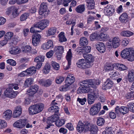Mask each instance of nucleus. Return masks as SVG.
Instances as JSON below:
<instances>
[{
  "instance_id": "nucleus-1",
  "label": "nucleus",
  "mask_w": 134,
  "mask_h": 134,
  "mask_svg": "<svg viewBox=\"0 0 134 134\" xmlns=\"http://www.w3.org/2000/svg\"><path fill=\"white\" fill-rule=\"evenodd\" d=\"M100 83L98 80L89 79L83 80L80 82L81 86L77 91L78 93H86L89 92L97 98L99 96V91L96 88L97 86Z\"/></svg>"
},
{
  "instance_id": "nucleus-2",
  "label": "nucleus",
  "mask_w": 134,
  "mask_h": 134,
  "mask_svg": "<svg viewBox=\"0 0 134 134\" xmlns=\"http://www.w3.org/2000/svg\"><path fill=\"white\" fill-rule=\"evenodd\" d=\"M18 85L17 83L10 84L8 88L4 92L5 95L6 97L13 98L16 97L18 93L16 91H14L13 89L18 90L19 89Z\"/></svg>"
},
{
  "instance_id": "nucleus-3",
  "label": "nucleus",
  "mask_w": 134,
  "mask_h": 134,
  "mask_svg": "<svg viewBox=\"0 0 134 134\" xmlns=\"http://www.w3.org/2000/svg\"><path fill=\"white\" fill-rule=\"evenodd\" d=\"M120 55L122 58H126L129 61L134 60V50L132 48H125L122 51Z\"/></svg>"
},
{
  "instance_id": "nucleus-4",
  "label": "nucleus",
  "mask_w": 134,
  "mask_h": 134,
  "mask_svg": "<svg viewBox=\"0 0 134 134\" xmlns=\"http://www.w3.org/2000/svg\"><path fill=\"white\" fill-rule=\"evenodd\" d=\"M44 107V104L42 103L36 104L31 106L29 108L30 115H34L41 112Z\"/></svg>"
},
{
  "instance_id": "nucleus-5",
  "label": "nucleus",
  "mask_w": 134,
  "mask_h": 134,
  "mask_svg": "<svg viewBox=\"0 0 134 134\" xmlns=\"http://www.w3.org/2000/svg\"><path fill=\"white\" fill-rule=\"evenodd\" d=\"M48 11L47 3L46 2L42 3L40 6L39 11L40 15H42L44 17H45L48 16Z\"/></svg>"
},
{
  "instance_id": "nucleus-6",
  "label": "nucleus",
  "mask_w": 134,
  "mask_h": 134,
  "mask_svg": "<svg viewBox=\"0 0 134 134\" xmlns=\"http://www.w3.org/2000/svg\"><path fill=\"white\" fill-rule=\"evenodd\" d=\"M49 21L47 19L42 20L34 24V26L43 30L48 25Z\"/></svg>"
},
{
  "instance_id": "nucleus-7",
  "label": "nucleus",
  "mask_w": 134,
  "mask_h": 134,
  "mask_svg": "<svg viewBox=\"0 0 134 134\" xmlns=\"http://www.w3.org/2000/svg\"><path fill=\"white\" fill-rule=\"evenodd\" d=\"M90 126V124L89 123L85 122H82L81 121H79L76 127L77 130L79 133H82L87 130V128Z\"/></svg>"
},
{
  "instance_id": "nucleus-8",
  "label": "nucleus",
  "mask_w": 134,
  "mask_h": 134,
  "mask_svg": "<svg viewBox=\"0 0 134 134\" xmlns=\"http://www.w3.org/2000/svg\"><path fill=\"white\" fill-rule=\"evenodd\" d=\"M101 106V104L100 103H98L93 105L90 109V115H94L97 114L100 111Z\"/></svg>"
},
{
  "instance_id": "nucleus-9",
  "label": "nucleus",
  "mask_w": 134,
  "mask_h": 134,
  "mask_svg": "<svg viewBox=\"0 0 134 134\" xmlns=\"http://www.w3.org/2000/svg\"><path fill=\"white\" fill-rule=\"evenodd\" d=\"M72 57V55L71 49H69L68 51L67 52L66 56V58L68 61V65L64 67L65 70H67L69 69L71 63V59Z\"/></svg>"
},
{
  "instance_id": "nucleus-10",
  "label": "nucleus",
  "mask_w": 134,
  "mask_h": 134,
  "mask_svg": "<svg viewBox=\"0 0 134 134\" xmlns=\"http://www.w3.org/2000/svg\"><path fill=\"white\" fill-rule=\"evenodd\" d=\"M38 88L39 86L37 85H33L30 87V89L27 91L26 93L29 96H32L37 92Z\"/></svg>"
},
{
  "instance_id": "nucleus-11",
  "label": "nucleus",
  "mask_w": 134,
  "mask_h": 134,
  "mask_svg": "<svg viewBox=\"0 0 134 134\" xmlns=\"http://www.w3.org/2000/svg\"><path fill=\"white\" fill-rule=\"evenodd\" d=\"M104 12L107 15H111L114 12L115 8L112 5H108L105 7Z\"/></svg>"
},
{
  "instance_id": "nucleus-12",
  "label": "nucleus",
  "mask_w": 134,
  "mask_h": 134,
  "mask_svg": "<svg viewBox=\"0 0 134 134\" xmlns=\"http://www.w3.org/2000/svg\"><path fill=\"white\" fill-rule=\"evenodd\" d=\"M129 110V108L127 107L122 106L119 107V106H117L115 108V110L116 113L118 114L119 112L123 114L127 113Z\"/></svg>"
},
{
  "instance_id": "nucleus-13",
  "label": "nucleus",
  "mask_w": 134,
  "mask_h": 134,
  "mask_svg": "<svg viewBox=\"0 0 134 134\" xmlns=\"http://www.w3.org/2000/svg\"><path fill=\"white\" fill-rule=\"evenodd\" d=\"M26 121L24 119H20L16 121L14 124V126L18 128H22L26 124Z\"/></svg>"
},
{
  "instance_id": "nucleus-14",
  "label": "nucleus",
  "mask_w": 134,
  "mask_h": 134,
  "mask_svg": "<svg viewBox=\"0 0 134 134\" xmlns=\"http://www.w3.org/2000/svg\"><path fill=\"white\" fill-rule=\"evenodd\" d=\"M86 64L84 59H80L76 63L77 66L81 69H85L89 67L88 64Z\"/></svg>"
},
{
  "instance_id": "nucleus-15",
  "label": "nucleus",
  "mask_w": 134,
  "mask_h": 134,
  "mask_svg": "<svg viewBox=\"0 0 134 134\" xmlns=\"http://www.w3.org/2000/svg\"><path fill=\"white\" fill-rule=\"evenodd\" d=\"M95 47L98 51L100 53H103L106 50V47L104 44L101 42H98L96 44Z\"/></svg>"
},
{
  "instance_id": "nucleus-16",
  "label": "nucleus",
  "mask_w": 134,
  "mask_h": 134,
  "mask_svg": "<svg viewBox=\"0 0 134 134\" xmlns=\"http://www.w3.org/2000/svg\"><path fill=\"white\" fill-rule=\"evenodd\" d=\"M41 36L39 34H36V35L32 36V43L33 45L35 46H36L40 42L41 38Z\"/></svg>"
},
{
  "instance_id": "nucleus-17",
  "label": "nucleus",
  "mask_w": 134,
  "mask_h": 134,
  "mask_svg": "<svg viewBox=\"0 0 134 134\" xmlns=\"http://www.w3.org/2000/svg\"><path fill=\"white\" fill-rule=\"evenodd\" d=\"M42 48L44 50H46L53 47V43L51 40H49L43 43L42 46Z\"/></svg>"
},
{
  "instance_id": "nucleus-18",
  "label": "nucleus",
  "mask_w": 134,
  "mask_h": 134,
  "mask_svg": "<svg viewBox=\"0 0 134 134\" xmlns=\"http://www.w3.org/2000/svg\"><path fill=\"white\" fill-rule=\"evenodd\" d=\"M110 42H111V46L114 48L118 47L120 45V40L118 37H114Z\"/></svg>"
},
{
  "instance_id": "nucleus-19",
  "label": "nucleus",
  "mask_w": 134,
  "mask_h": 134,
  "mask_svg": "<svg viewBox=\"0 0 134 134\" xmlns=\"http://www.w3.org/2000/svg\"><path fill=\"white\" fill-rule=\"evenodd\" d=\"M21 108L20 106H18L15 108L13 113V116L14 118H17L21 114Z\"/></svg>"
},
{
  "instance_id": "nucleus-20",
  "label": "nucleus",
  "mask_w": 134,
  "mask_h": 134,
  "mask_svg": "<svg viewBox=\"0 0 134 134\" xmlns=\"http://www.w3.org/2000/svg\"><path fill=\"white\" fill-rule=\"evenodd\" d=\"M39 83L42 86L45 87H48L51 85L52 81L49 79L47 80H41L39 81Z\"/></svg>"
},
{
  "instance_id": "nucleus-21",
  "label": "nucleus",
  "mask_w": 134,
  "mask_h": 134,
  "mask_svg": "<svg viewBox=\"0 0 134 134\" xmlns=\"http://www.w3.org/2000/svg\"><path fill=\"white\" fill-rule=\"evenodd\" d=\"M12 112L10 110H7L5 111L3 114V117L6 120H9L12 117Z\"/></svg>"
},
{
  "instance_id": "nucleus-22",
  "label": "nucleus",
  "mask_w": 134,
  "mask_h": 134,
  "mask_svg": "<svg viewBox=\"0 0 134 134\" xmlns=\"http://www.w3.org/2000/svg\"><path fill=\"white\" fill-rule=\"evenodd\" d=\"M59 113L54 114V115L48 118L47 121V123H48L49 121L51 123L54 122H55L59 118Z\"/></svg>"
},
{
  "instance_id": "nucleus-23",
  "label": "nucleus",
  "mask_w": 134,
  "mask_h": 134,
  "mask_svg": "<svg viewBox=\"0 0 134 134\" xmlns=\"http://www.w3.org/2000/svg\"><path fill=\"white\" fill-rule=\"evenodd\" d=\"M36 71V69L35 67L32 66L30 67L24 72H27L28 75L31 76L35 73Z\"/></svg>"
},
{
  "instance_id": "nucleus-24",
  "label": "nucleus",
  "mask_w": 134,
  "mask_h": 134,
  "mask_svg": "<svg viewBox=\"0 0 134 134\" xmlns=\"http://www.w3.org/2000/svg\"><path fill=\"white\" fill-rule=\"evenodd\" d=\"M96 97L94 96L92 94H88L87 100L88 103L90 104H93L95 101Z\"/></svg>"
},
{
  "instance_id": "nucleus-25",
  "label": "nucleus",
  "mask_w": 134,
  "mask_h": 134,
  "mask_svg": "<svg viewBox=\"0 0 134 134\" xmlns=\"http://www.w3.org/2000/svg\"><path fill=\"white\" fill-rule=\"evenodd\" d=\"M48 111L49 112H55V114L59 113V108L58 106L53 105L50 107L48 109Z\"/></svg>"
},
{
  "instance_id": "nucleus-26",
  "label": "nucleus",
  "mask_w": 134,
  "mask_h": 134,
  "mask_svg": "<svg viewBox=\"0 0 134 134\" xmlns=\"http://www.w3.org/2000/svg\"><path fill=\"white\" fill-rule=\"evenodd\" d=\"M53 51L56 53H63L64 52V48L61 46H56L54 48Z\"/></svg>"
},
{
  "instance_id": "nucleus-27",
  "label": "nucleus",
  "mask_w": 134,
  "mask_h": 134,
  "mask_svg": "<svg viewBox=\"0 0 134 134\" xmlns=\"http://www.w3.org/2000/svg\"><path fill=\"white\" fill-rule=\"evenodd\" d=\"M20 49L18 47H13L10 51V53L13 54H16L19 53Z\"/></svg>"
},
{
  "instance_id": "nucleus-28",
  "label": "nucleus",
  "mask_w": 134,
  "mask_h": 134,
  "mask_svg": "<svg viewBox=\"0 0 134 134\" xmlns=\"http://www.w3.org/2000/svg\"><path fill=\"white\" fill-rule=\"evenodd\" d=\"M85 9V5L84 4L78 6L76 8L75 10L78 13H82L84 11Z\"/></svg>"
},
{
  "instance_id": "nucleus-29",
  "label": "nucleus",
  "mask_w": 134,
  "mask_h": 134,
  "mask_svg": "<svg viewBox=\"0 0 134 134\" xmlns=\"http://www.w3.org/2000/svg\"><path fill=\"white\" fill-rule=\"evenodd\" d=\"M57 31V28L55 27H52L49 29L48 30L47 34L48 36L53 35H54Z\"/></svg>"
},
{
  "instance_id": "nucleus-30",
  "label": "nucleus",
  "mask_w": 134,
  "mask_h": 134,
  "mask_svg": "<svg viewBox=\"0 0 134 134\" xmlns=\"http://www.w3.org/2000/svg\"><path fill=\"white\" fill-rule=\"evenodd\" d=\"M115 66L118 69L121 71L126 70L128 69V68L126 66L122 64L117 63L116 64Z\"/></svg>"
},
{
  "instance_id": "nucleus-31",
  "label": "nucleus",
  "mask_w": 134,
  "mask_h": 134,
  "mask_svg": "<svg viewBox=\"0 0 134 134\" xmlns=\"http://www.w3.org/2000/svg\"><path fill=\"white\" fill-rule=\"evenodd\" d=\"M88 43V41L86 38L83 37L81 38L80 39V44L81 46H86Z\"/></svg>"
},
{
  "instance_id": "nucleus-32",
  "label": "nucleus",
  "mask_w": 134,
  "mask_h": 134,
  "mask_svg": "<svg viewBox=\"0 0 134 134\" xmlns=\"http://www.w3.org/2000/svg\"><path fill=\"white\" fill-rule=\"evenodd\" d=\"M65 121V120L64 119H61L57 120L55 122V124L58 127H61L64 124Z\"/></svg>"
},
{
  "instance_id": "nucleus-33",
  "label": "nucleus",
  "mask_w": 134,
  "mask_h": 134,
  "mask_svg": "<svg viewBox=\"0 0 134 134\" xmlns=\"http://www.w3.org/2000/svg\"><path fill=\"white\" fill-rule=\"evenodd\" d=\"M87 128V130H90L91 132H93L95 133H96L98 131V128L97 127L94 125H92L91 126L90 125Z\"/></svg>"
},
{
  "instance_id": "nucleus-34",
  "label": "nucleus",
  "mask_w": 134,
  "mask_h": 134,
  "mask_svg": "<svg viewBox=\"0 0 134 134\" xmlns=\"http://www.w3.org/2000/svg\"><path fill=\"white\" fill-rule=\"evenodd\" d=\"M64 34V32H61L58 35L59 40L60 42H63L66 41L67 39Z\"/></svg>"
},
{
  "instance_id": "nucleus-35",
  "label": "nucleus",
  "mask_w": 134,
  "mask_h": 134,
  "mask_svg": "<svg viewBox=\"0 0 134 134\" xmlns=\"http://www.w3.org/2000/svg\"><path fill=\"white\" fill-rule=\"evenodd\" d=\"M86 57V59L88 63H93L94 61V57L91 54L87 55Z\"/></svg>"
},
{
  "instance_id": "nucleus-36",
  "label": "nucleus",
  "mask_w": 134,
  "mask_h": 134,
  "mask_svg": "<svg viewBox=\"0 0 134 134\" xmlns=\"http://www.w3.org/2000/svg\"><path fill=\"white\" fill-rule=\"evenodd\" d=\"M102 134H114V132L112 130V127H108L102 132Z\"/></svg>"
},
{
  "instance_id": "nucleus-37",
  "label": "nucleus",
  "mask_w": 134,
  "mask_h": 134,
  "mask_svg": "<svg viewBox=\"0 0 134 134\" xmlns=\"http://www.w3.org/2000/svg\"><path fill=\"white\" fill-rule=\"evenodd\" d=\"M90 39L91 41H93L95 40H99V35L94 33L91 34L90 36Z\"/></svg>"
},
{
  "instance_id": "nucleus-38",
  "label": "nucleus",
  "mask_w": 134,
  "mask_h": 134,
  "mask_svg": "<svg viewBox=\"0 0 134 134\" xmlns=\"http://www.w3.org/2000/svg\"><path fill=\"white\" fill-rule=\"evenodd\" d=\"M128 77L129 81L130 82H132L134 80V71H129Z\"/></svg>"
},
{
  "instance_id": "nucleus-39",
  "label": "nucleus",
  "mask_w": 134,
  "mask_h": 134,
  "mask_svg": "<svg viewBox=\"0 0 134 134\" xmlns=\"http://www.w3.org/2000/svg\"><path fill=\"white\" fill-rule=\"evenodd\" d=\"M109 35L104 33H102L99 35V40L100 41H104L108 39Z\"/></svg>"
},
{
  "instance_id": "nucleus-40",
  "label": "nucleus",
  "mask_w": 134,
  "mask_h": 134,
  "mask_svg": "<svg viewBox=\"0 0 134 134\" xmlns=\"http://www.w3.org/2000/svg\"><path fill=\"white\" fill-rule=\"evenodd\" d=\"M70 89V86L65 83V85L61 86L59 90L61 91H66L69 90Z\"/></svg>"
},
{
  "instance_id": "nucleus-41",
  "label": "nucleus",
  "mask_w": 134,
  "mask_h": 134,
  "mask_svg": "<svg viewBox=\"0 0 134 134\" xmlns=\"http://www.w3.org/2000/svg\"><path fill=\"white\" fill-rule=\"evenodd\" d=\"M50 68V65L49 64H46L43 70V71L44 74H47L49 72Z\"/></svg>"
},
{
  "instance_id": "nucleus-42",
  "label": "nucleus",
  "mask_w": 134,
  "mask_h": 134,
  "mask_svg": "<svg viewBox=\"0 0 134 134\" xmlns=\"http://www.w3.org/2000/svg\"><path fill=\"white\" fill-rule=\"evenodd\" d=\"M33 82V79L31 78L27 79L25 80V86L26 87H28L32 84Z\"/></svg>"
},
{
  "instance_id": "nucleus-43",
  "label": "nucleus",
  "mask_w": 134,
  "mask_h": 134,
  "mask_svg": "<svg viewBox=\"0 0 134 134\" xmlns=\"http://www.w3.org/2000/svg\"><path fill=\"white\" fill-rule=\"evenodd\" d=\"M44 57L43 55H39L36 57L34 59V61L36 62H42L44 61Z\"/></svg>"
},
{
  "instance_id": "nucleus-44",
  "label": "nucleus",
  "mask_w": 134,
  "mask_h": 134,
  "mask_svg": "<svg viewBox=\"0 0 134 134\" xmlns=\"http://www.w3.org/2000/svg\"><path fill=\"white\" fill-rule=\"evenodd\" d=\"M82 48V54H85L90 52L91 48L90 46H84Z\"/></svg>"
},
{
  "instance_id": "nucleus-45",
  "label": "nucleus",
  "mask_w": 134,
  "mask_h": 134,
  "mask_svg": "<svg viewBox=\"0 0 134 134\" xmlns=\"http://www.w3.org/2000/svg\"><path fill=\"white\" fill-rule=\"evenodd\" d=\"M105 122L104 119L101 117L98 118L97 123V125L99 126H101L103 125Z\"/></svg>"
},
{
  "instance_id": "nucleus-46",
  "label": "nucleus",
  "mask_w": 134,
  "mask_h": 134,
  "mask_svg": "<svg viewBox=\"0 0 134 134\" xmlns=\"http://www.w3.org/2000/svg\"><path fill=\"white\" fill-rule=\"evenodd\" d=\"M128 15L126 13H124L121 15L119 17L120 20L122 22H124L127 18Z\"/></svg>"
},
{
  "instance_id": "nucleus-47",
  "label": "nucleus",
  "mask_w": 134,
  "mask_h": 134,
  "mask_svg": "<svg viewBox=\"0 0 134 134\" xmlns=\"http://www.w3.org/2000/svg\"><path fill=\"white\" fill-rule=\"evenodd\" d=\"M127 106L129 108V110L133 113H134V103L132 102L128 103L127 104Z\"/></svg>"
},
{
  "instance_id": "nucleus-48",
  "label": "nucleus",
  "mask_w": 134,
  "mask_h": 134,
  "mask_svg": "<svg viewBox=\"0 0 134 134\" xmlns=\"http://www.w3.org/2000/svg\"><path fill=\"white\" fill-rule=\"evenodd\" d=\"M13 33L12 32L7 33L4 36L5 38L9 40L13 36Z\"/></svg>"
},
{
  "instance_id": "nucleus-49",
  "label": "nucleus",
  "mask_w": 134,
  "mask_h": 134,
  "mask_svg": "<svg viewBox=\"0 0 134 134\" xmlns=\"http://www.w3.org/2000/svg\"><path fill=\"white\" fill-rule=\"evenodd\" d=\"M72 79H66L65 80V83L70 86L75 81V78H72Z\"/></svg>"
},
{
  "instance_id": "nucleus-50",
  "label": "nucleus",
  "mask_w": 134,
  "mask_h": 134,
  "mask_svg": "<svg viewBox=\"0 0 134 134\" xmlns=\"http://www.w3.org/2000/svg\"><path fill=\"white\" fill-rule=\"evenodd\" d=\"M105 83L110 88L113 85L114 83L113 81L109 79H108L105 82Z\"/></svg>"
},
{
  "instance_id": "nucleus-51",
  "label": "nucleus",
  "mask_w": 134,
  "mask_h": 134,
  "mask_svg": "<svg viewBox=\"0 0 134 134\" xmlns=\"http://www.w3.org/2000/svg\"><path fill=\"white\" fill-rule=\"evenodd\" d=\"M52 66L55 70H58L59 69V65L58 63L55 62H52Z\"/></svg>"
},
{
  "instance_id": "nucleus-52",
  "label": "nucleus",
  "mask_w": 134,
  "mask_h": 134,
  "mask_svg": "<svg viewBox=\"0 0 134 134\" xmlns=\"http://www.w3.org/2000/svg\"><path fill=\"white\" fill-rule=\"evenodd\" d=\"M29 16V13H25L23 14L20 17V20L23 21L25 20Z\"/></svg>"
},
{
  "instance_id": "nucleus-53",
  "label": "nucleus",
  "mask_w": 134,
  "mask_h": 134,
  "mask_svg": "<svg viewBox=\"0 0 134 134\" xmlns=\"http://www.w3.org/2000/svg\"><path fill=\"white\" fill-rule=\"evenodd\" d=\"M23 52L27 53L30 52L31 49V47L29 46H27L23 47Z\"/></svg>"
},
{
  "instance_id": "nucleus-54",
  "label": "nucleus",
  "mask_w": 134,
  "mask_h": 134,
  "mask_svg": "<svg viewBox=\"0 0 134 134\" xmlns=\"http://www.w3.org/2000/svg\"><path fill=\"white\" fill-rule=\"evenodd\" d=\"M64 80V78L62 76H59L56 78L55 81L56 83L57 84L61 83Z\"/></svg>"
},
{
  "instance_id": "nucleus-55",
  "label": "nucleus",
  "mask_w": 134,
  "mask_h": 134,
  "mask_svg": "<svg viewBox=\"0 0 134 134\" xmlns=\"http://www.w3.org/2000/svg\"><path fill=\"white\" fill-rule=\"evenodd\" d=\"M7 125V123L4 120H0V129L4 128Z\"/></svg>"
},
{
  "instance_id": "nucleus-56",
  "label": "nucleus",
  "mask_w": 134,
  "mask_h": 134,
  "mask_svg": "<svg viewBox=\"0 0 134 134\" xmlns=\"http://www.w3.org/2000/svg\"><path fill=\"white\" fill-rule=\"evenodd\" d=\"M7 63L9 64L10 65L15 66L16 64V62L12 59H9L7 60Z\"/></svg>"
},
{
  "instance_id": "nucleus-57",
  "label": "nucleus",
  "mask_w": 134,
  "mask_h": 134,
  "mask_svg": "<svg viewBox=\"0 0 134 134\" xmlns=\"http://www.w3.org/2000/svg\"><path fill=\"white\" fill-rule=\"evenodd\" d=\"M86 100L87 99L85 98H78L77 99V101L82 105L85 104V103L86 101Z\"/></svg>"
},
{
  "instance_id": "nucleus-58",
  "label": "nucleus",
  "mask_w": 134,
  "mask_h": 134,
  "mask_svg": "<svg viewBox=\"0 0 134 134\" xmlns=\"http://www.w3.org/2000/svg\"><path fill=\"white\" fill-rule=\"evenodd\" d=\"M87 8L89 10H92L94 9L95 2L90 4H87Z\"/></svg>"
},
{
  "instance_id": "nucleus-59",
  "label": "nucleus",
  "mask_w": 134,
  "mask_h": 134,
  "mask_svg": "<svg viewBox=\"0 0 134 134\" xmlns=\"http://www.w3.org/2000/svg\"><path fill=\"white\" fill-rule=\"evenodd\" d=\"M105 70L107 71H111L113 70V66L111 65H107L104 68Z\"/></svg>"
},
{
  "instance_id": "nucleus-60",
  "label": "nucleus",
  "mask_w": 134,
  "mask_h": 134,
  "mask_svg": "<svg viewBox=\"0 0 134 134\" xmlns=\"http://www.w3.org/2000/svg\"><path fill=\"white\" fill-rule=\"evenodd\" d=\"M54 51L52 50H51L47 52L46 54V55L47 58H51L53 55L54 54Z\"/></svg>"
},
{
  "instance_id": "nucleus-61",
  "label": "nucleus",
  "mask_w": 134,
  "mask_h": 134,
  "mask_svg": "<svg viewBox=\"0 0 134 134\" xmlns=\"http://www.w3.org/2000/svg\"><path fill=\"white\" fill-rule=\"evenodd\" d=\"M65 126L69 130L72 131L74 130L73 126L71 123H67L66 125Z\"/></svg>"
},
{
  "instance_id": "nucleus-62",
  "label": "nucleus",
  "mask_w": 134,
  "mask_h": 134,
  "mask_svg": "<svg viewBox=\"0 0 134 134\" xmlns=\"http://www.w3.org/2000/svg\"><path fill=\"white\" fill-rule=\"evenodd\" d=\"M12 14L14 17H16L18 15V9L16 8H14L13 9Z\"/></svg>"
},
{
  "instance_id": "nucleus-63",
  "label": "nucleus",
  "mask_w": 134,
  "mask_h": 134,
  "mask_svg": "<svg viewBox=\"0 0 134 134\" xmlns=\"http://www.w3.org/2000/svg\"><path fill=\"white\" fill-rule=\"evenodd\" d=\"M129 43V41L126 39H125L122 41V45L123 46L125 47Z\"/></svg>"
},
{
  "instance_id": "nucleus-64",
  "label": "nucleus",
  "mask_w": 134,
  "mask_h": 134,
  "mask_svg": "<svg viewBox=\"0 0 134 134\" xmlns=\"http://www.w3.org/2000/svg\"><path fill=\"white\" fill-rule=\"evenodd\" d=\"M67 130L63 127H61L59 131L60 133H62L63 134H66L67 132Z\"/></svg>"
}]
</instances>
